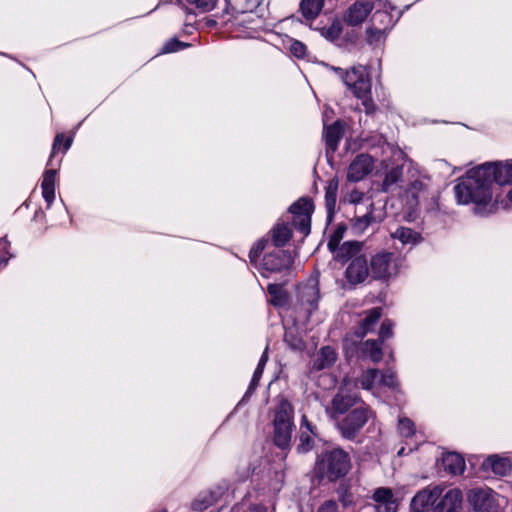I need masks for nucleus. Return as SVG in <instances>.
Wrapping results in <instances>:
<instances>
[{
  "label": "nucleus",
  "instance_id": "obj_16",
  "mask_svg": "<svg viewBox=\"0 0 512 512\" xmlns=\"http://www.w3.org/2000/svg\"><path fill=\"white\" fill-rule=\"evenodd\" d=\"M299 297L301 305L308 313H311L312 311L317 309L318 301L320 298L317 283L312 282L301 286L299 288Z\"/></svg>",
  "mask_w": 512,
  "mask_h": 512
},
{
  "label": "nucleus",
  "instance_id": "obj_49",
  "mask_svg": "<svg viewBox=\"0 0 512 512\" xmlns=\"http://www.w3.org/2000/svg\"><path fill=\"white\" fill-rule=\"evenodd\" d=\"M365 199L364 193L359 190H353L348 195V201L352 204H359Z\"/></svg>",
  "mask_w": 512,
  "mask_h": 512
},
{
  "label": "nucleus",
  "instance_id": "obj_36",
  "mask_svg": "<svg viewBox=\"0 0 512 512\" xmlns=\"http://www.w3.org/2000/svg\"><path fill=\"white\" fill-rule=\"evenodd\" d=\"M398 431L403 437H411L415 433V426L412 420L407 417H399Z\"/></svg>",
  "mask_w": 512,
  "mask_h": 512
},
{
  "label": "nucleus",
  "instance_id": "obj_7",
  "mask_svg": "<svg viewBox=\"0 0 512 512\" xmlns=\"http://www.w3.org/2000/svg\"><path fill=\"white\" fill-rule=\"evenodd\" d=\"M314 210V205L309 198H300L298 201L293 203L289 211L293 214V224L297 230L303 235L310 233L311 227V215Z\"/></svg>",
  "mask_w": 512,
  "mask_h": 512
},
{
  "label": "nucleus",
  "instance_id": "obj_58",
  "mask_svg": "<svg viewBox=\"0 0 512 512\" xmlns=\"http://www.w3.org/2000/svg\"><path fill=\"white\" fill-rule=\"evenodd\" d=\"M367 205L371 208L373 206V202L370 199H366Z\"/></svg>",
  "mask_w": 512,
  "mask_h": 512
},
{
  "label": "nucleus",
  "instance_id": "obj_19",
  "mask_svg": "<svg viewBox=\"0 0 512 512\" xmlns=\"http://www.w3.org/2000/svg\"><path fill=\"white\" fill-rule=\"evenodd\" d=\"M442 465L444 470L452 475H460L465 470V460L460 454L454 452L443 455Z\"/></svg>",
  "mask_w": 512,
  "mask_h": 512
},
{
  "label": "nucleus",
  "instance_id": "obj_4",
  "mask_svg": "<svg viewBox=\"0 0 512 512\" xmlns=\"http://www.w3.org/2000/svg\"><path fill=\"white\" fill-rule=\"evenodd\" d=\"M294 409L291 403L286 399H281L276 407L274 415V443L281 449L290 446L292 433Z\"/></svg>",
  "mask_w": 512,
  "mask_h": 512
},
{
  "label": "nucleus",
  "instance_id": "obj_28",
  "mask_svg": "<svg viewBox=\"0 0 512 512\" xmlns=\"http://www.w3.org/2000/svg\"><path fill=\"white\" fill-rule=\"evenodd\" d=\"M360 251V244L356 241H347L333 252L335 258L339 261H346L349 258L355 256Z\"/></svg>",
  "mask_w": 512,
  "mask_h": 512
},
{
  "label": "nucleus",
  "instance_id": "obj_41",
  "mask_svg": "<svg viewBox=\"0 0 512 512\" xmlns=\"http://www.w3.org/2000/svg\"><path fill=\"white\" fill-rule=\"evenodd\" d=\"M187 46H188L187 44H185L177 39H170L162 47V53L176 52V51H179Z\"/></svg>",
  "mask_w": 512,
  "mask_h": 512
},
{
  "label": "nucleus",
  "instance_id": "obj_3",
  "mask_svg": "<svg viewBox=\"0 0 512 512\" xmlns=\"http://www.w3.org/2000/svg\"><path fill=\"white\" fill-rule=\"evenodd\" d=\"M350 457L342 449H333L321 453L316 462L317 473L322 478L335 481L350 470Z\"/></svg>",
  "mask_w": 512,
  "mask_h": 512
},
{
  "label": "nucleus",
  "instance_id": "obj_30",
  "mask_svg": "<svg viewBox=\"0 0 512 512\" xmlns=\"http://www.w3.org/2000/svg\"><path fill=\"white\" fill-rule=\"evenodd\" d=\"M339 181L337 177L330 179L325 187V202L329 211L335 208Z\"/></svg>",
  "mask_w": 512,
  "mask_h": 512
},
{
  "label": "nucleus",
  "instance_id": "obj_24",
  "mask_svg": "<svg viewBox=\"0 0 512 512\" xmlns=\"http://www.w3.org/2000/svg\"><path fill=\"white\" fill-rule=\"evenodd\" d=\"M483 466L485 468H491L494 474L504 476L511 470V463L507 458H500L496 455L488 457Z\"/></svg>",
  "mask_w": 512,
  "mask_h": 512
},
{
  "label": "nucleus",
  "instance_id": "obj_21",
  "mask_svg": "<svg viewBox=\"0 0 512 512\" xmlns=\"http://www.w3.org/2000/svg\"><path fill=\"white\" fill-rule=\"evenodd\" d=\"M343 135V126L339 121L325 127L324 140L331 151H335Z\"/></svg>",
  "mask_w": 512,
  "mask_h": 512
},
{
  "label": "nucleus",
  "instance_id": "obj_1",
  "mask_svg": "<svg viewBox=\"0 0 512 512\" xmlns=\"http://www.w3.org/2000/svg\"><path fill=\"white\" fill-rule=\"evenodd\" d=\"M490 168L485 164L468 171L467 175L454 187L458 203L475 205V213L487 215L496 210L493 202V179Z\"/></svg>",
  "mask_w": 512,
  "mask_h": 512
},
{
  "label": "nucleus",
  "instance_id": "obj_11",
  "mask_svg": "<svg viewBox=\"0 0 512 512\" xmlns=\"http://www.w3.org/2000/svg\"><path fill=\"white\" fill-rule=\"evenodd\" d=\"M443 494L439 485H429L420 490L411 500V509L414 512H424L429 509Z\"/></svg>",
  "mask_w": 512,
  "mask_h": 512
},
{
  "label": "nucleus",
  "instance_id": "obj_40",
  "mask_svg": "<svg viewBox=\"0 0 512 512\" xmlns=\"http://www.w3.org/2000/svg\"><path fill=\"white\" fill-rule=\"evenodd\" d=\"M393 327L394 324L390 320H385L382 323L379 331V340L381 343L393 336Z\"/></svg>",
  "mask_w": 512,
  "mask_h": 512
},
{
  "label": "nucleus",
  "instance_id": "obj_43",
  "mask_svg": "<svg viewBox=\"0 0 512 512\" xmlns=\"http://www.w3.org/2000/svg\"><path fill=\"white\" fill-rule=\"evenodd\" d=\"M311 434L306 431H301L300 434V444L298 445L297 449L301 452H307L312 447V439Z\"/></svg>",
  "mask_w": 512,
  "mask_h": 512
},
{
  "label": "nucleus",
  "instance_id": "obj_23",
  "mask_svg": "<svg viewBox=\"0 0 512 512\" xmlns=\"http://www.w3.org/2000/svg\"><path fill=\"white\" fill-rule=\"evenodd\" d=\"M336 361V353L333 348L329 346L322 347L313 362L315 370H322L328 368Z\"/></svg>",
  "mask_w": 512,
  "mask_h": 512
},
{
  "label": "nucleus",
  "instance_id": "obj_20",
  "mask_svg": "<svg viewBox=\"0 0 512 512\" xmlns=\"http://www.w3.org/2000/svg\"><path fill=\"white\" fill-rule=\"evenodd\" d=\"M55 180H56V170L49 169L46 170L43 174V179L41 183L42 188V196L47 202L48 207L52 204L55 198Z\"/></svg>",
  "mask_w": 512,
  "mask_h": 512
},
{
  "label": "nucleus",
  "instance_id": "obj_54",
  "mask_svg": "<svg viewBox=\"0 0 512 512\" xmlns=\"http://www.w3.org/2000/svg\"><path fill=\"white\" fill-rule=\"evenodd\" d=\"M211 504V502H206V503H200L198 500L195 501L193 503V506H194V509L196 510H203V509H206L209 505Z\"/></svg>",
  "mask_w": 512,
  "mask_h": 512
},
{
  "label": "nucleus",
  "instance_id": "obj_38",
  "mask_svg": "<svg viewBox=\"0 0 512 512\" xmlns=\"http://www.w3.org/2000/svg\"><path fill=\"white\" fill-rule=\"evenodd\" d=\"M342 33V25L339 21H334L328 28L324 29V35L330 40H335Z\"/></svg>",
  "mask_w": 512,
  "mask_h": 512
},
{
  "label": "nucleus",
  "instance_id": "obj_35",
  "mask_svg": "<svg viewBox=\"0 0 512 512\" xmlns=\"http://www.w3.org/2000/svg\"><path fill=\"white\" fill-rule=\"evenodd\" d=\"M267 347L264 351V353L262 354L260 360H259V363H258V366L253 374V377H252V380H251V383H250V386H249V389L248 391H253L258 383H259V380L262 376V373H263V370H264V367L268 361V355H267Z\"/></svg>",
  "mask_w": 512,
  "mask_h": 512
},
{
  "label": "nucleus",
  "instance_id": "obj_5",
  "mask_svg": "<svg viewBox=\"0 0 512 512\" xmlns=\"http://www.w3.org/2000/svg\"><path fill=\"white\" fill-rule=\"evenodd\" d=\"M372 416L373 412L370 408L366 404H361L333 421L336 423L340 434L345 439L351 440L358 435Z\"/></svg>",
  "mask_w": 512,
  "mask_h": 512
},
{
  "label": "nucleus",
  "instance_id": "obj_53",
  "mask_svg": "<svg viewBox=\"0 0 512 512\" xmlns=\"http://www.w3.org/2000/svg\"><path fill=\"white\" fill-rule=\"evenodd\" d=\"M374 18L384 22L385 20H390V15L387 12L377 11L374 14Z\"/></svg>",
  "mask_w": 512,
  "mask_h": 512
},
{
  "label": "nucleus",
  "instance_id": "obj_31",
  "mask_svg": "<svg viewBox=\"0 0 512 512\" xmlns=\"http://www.w3.org/2000/svg\"><path fill=\"white\" fill-rule=\"evenodd\" d=\"M379 378L380 372L378 369H368L359 378V383L363 389L371 390L375 385H379Z\"/></svg>",
  "mask_w": 512,
  "mask_h": 512
},
{
  "label": "nucleus",
  "instance_id": "obj_13",
  "mask_svg": "<svg viewBox=\"0 0 512 512\" xmlns=\"http://www.w3.org/2000/svg\"><path fill=\"white\" fill-rule=\"evenodd\" d=\"M373 168V158L368 154H359L348 167L347 180L350 182H358L370 174Z\"/></svg>",
  "mask_w": 512,
  "mask_h": 512
},
{
  "label": "nucleus",
  "instance_id": "obj_22",
  "mask_svg": "<svg viewBox=\"0 0 512 512\" xmlns=\"http://www.w3.org/2000/svg\"><path fill=\"white\" fill-rule=\"evenodd\" d=\"M382 316V309L380 307H375L369 310L362 320L359 330L357 331L358 337H364L368 332L372 331L376 323Z\"/></svg>",
  "mask_w": 512,
  "mask_h": 512
},
{
  "label": "nucleus",
  "instance_id": "obj_17",
  "mask_svg": "<svg viewBox=\"0 0 512 512\" xmlns=\"http://www.w3.org/2000/svg\"><path fill=\"white\" fill-rule=\"evenodd\" d=\"M462 504V492L459 489L448 490L433 512H460Z\"/></svg>",
  "mask_w": 512,
  "mask_h": 512
},
{
  "label": "nucleus",
  "instance_id": "obj_15",
  "mask_svg": "<svg viewBox=\"0 0 512 512\" xmlns=\"http://www.w3.org/2000/svg\"><path fill=\"white\" fill-rule=\"evenodd\" d=\"M490 168L489 174L499 185L512 183V159L499 163H485Z\"/></svg>",
  "mask_w": 512,
  "mask_h": 512
},
{
  "label": "nucleus",
  "instance_id": "obj_46",
  "mask_svg": "<svg viewBox=\"0 0 512 512\" xmlns=\"http://www.w3.org/2000/svg\"><path fill=\"white\" fill-rule=\"evenodd\" d=\"M372 218L373 217H372L371 212L364 213L363 215H358L355 217V220H356L355 225L359 229H364L368 225H370V223L372 222Z\"/></svg>",
  "mask_w": 512,
  "mask_h": 512
},
{
  "label": "nucleus",
  "instance_id": "obj_47",
  "mask_svg": "<svg viewBox=\"0 0 512 512\" xmlns=\"http://www.w3.org/2000/svg\"><path fill=\"white\" fill-rule=\"evenodd\" d=\"M285 341L295 350H303L305 347V344L301 339L295 338L289 333L285 334Z\"/></svg>",
  "mask_w": 512,
  "mask_h": 512
},
{
  "label": "nucleus",
  "instance_id": "obj_10",
  "mask_svg": "<svg viewBox=\"0 0 512 512\" xmlns=\"http://www.w3.org/2000/svg\"><path fill=\"white\" fill-rule=\"evenodd\" d=\"M292 264V256L287 251L278 249L264 256L261 264V274L264 277H269L271 273L290 269Z\"/></svg>",
  "mask_w": 512,
  "mask_h": 512
},
{
  "label": "nucleus",
  "instance_id": "obj_27",
  "mask_svg": "<svg viewBox=\"0 0 512 512\" xmlns=\"http://www.w3.org/2000/svg\"><path fill=\"white\" fill-rule=\"evenodd\" d=\"M323 5L324 0H302L300 3V9L302 15L307 20H313L321 12Z\"/></svg>",
  "mask_w": 512,
  "mask_h": 512
},
{
  "label": "nucleus",
  "instance_id": "obj_12",
  "mask_svg": "<svg viewBox=\"0 0 512 512\" xmlns=\"http://www.w3.org/2000/svg\"><path fill=\"white\" fill-rule=\"evenodd\" d=\"M374 9L370 0H358L351 4L343 14V21L349 26L361 25Z\"/></svg>",
  "mask_w": 512,
  "mask_h": 512
},
{
  "label": "nucleus",
  "instance_id": "obj_37",
  "mask_svg": "<svg viewBox=\"0 0 512 512\" xmlns=\"http://www.w3.org/2000/svg\"><path fill=\"white\" fill-rule=\"evenodd\" d=\"M379 385L395 388L397 386V378L395 373L391 370L380 373Z\"/></svg>",
  "mask_w": 512,
  "mask_h": 512
},
{
  "label": "nucleus",
  "instance_id": "obj_32",
  "mask_svg": "<svg viewBox=\"0 0 512 512\" xmlns=\"http://www.w3.org/2000/svg\"><path fill=\"white\" fill-rule=\"evenodd\" d=\"M362 350L363 353L375 363L382 359V348L377 340H367L363 344Z\"/></svg>",
  "mask_w": 512,
  "mask_h": 512
},
{
  "label": "nucleus",
  "instance_id": "obj_42",
  "mask_svg": "<svg viewBox=\"0 0 512 512\" xmlns=\"http://www.w3.org/2000/svg\"><path fill=\"white\" fill-rule=\"evenodd\" d=\"M218 0H187L188 3L195 5L202 11H211L216 6Z\"/></svg>",
  "mask_w": 512,
  "mask_h": 512
},
{
  "label": "nucleus",
  "instance_id": "obj_44",
  "mask_svg": "<svg viewBox=\"0 0 512 512\" xmlns=\"http://www.w3.org/2000/svg\"><path fill=\"white\" fill-rule=\"evenodd\" d=\"M290 52L297 58H303L306 54V46L300 41H293L290 45Z\"/></svg>",
  "mask_w": 512,
  "mask_h": 512
},
{
  "label": "nucleus",
  "instance_id": "obj_57",
  "mask_svg": "<svg viewBox=\"0 0 512 512\" xmlns=\"http://www.w3.org/2000/svg\"><path fill=\"white\" fill-rule=\"evenodd\" d=\"M397 454H398L399 456L405 455V448H404V447H402V448L398 451V453H397Z\"/></svg>",
  "mask_w": 512,
  "mask_h": 512
},
{
  "label": "nucleus",
  "instance_id": "obj_59",
  "mask_svg": "<svg viewBox=\"0 0 512 512\" xmlns=\"http://www.w3.org/2000/svg\"><path fill=\"white\" fill-rule=\"evenodd\" d=\"M508 199L512 202V189L508 192Z\"/></svg>",
  "mask_w": 512,
  "mask_h": 512
},
{
  "label": "nucleus",
  "instance_id": "obj_18",
  "mask_svg": "<svg viewBox=\"0 0 512 512\" xmlns=\"http://www.w3.org/2000/svg\"><path fill=\"white\" fill-rule=\"evenodd\" d=\"M468 498L476 511L488 512L492 503V490L473 489L469 492Z\"/></svg>",
  "mask_w": 512,
  "mask_h": 512
},
{
  "label": "nucleus",
  "instance_id": "obj_55",
  "mask_svg": "<svg viewBox=\"0 0 512 512\" xmlns=\"http://www.w3.org/2000/svg\"><path fill=\"white\" fill-rule=\"evenodd\" d=\"M71 144H72V139L67 138L64 143V152H66L70 148Z\"/></svg>",
  "mask_w": 512,
  "mask_h": 512
},
{
  "label": "nucleus",
  "instance_id": "obj_25",
  "mask_svg": "<svg viewBox=\"0 0 512 512\" xmlns=\"http://www.w3.org/2000/svg\"><path fill=\"white\" fill-rule=\"evenodd\" d=\"M393 239L399 240L403 245H415L420 242L421 236L418 232L408 227H399L391 233Z\"/></svg>",
  "mask_w": 512,
  "mask_h": 512
},
{
  "label": "nucleus",
  "instance_id": "obj_39",
  "mask_svg": "<svg viewBox=\"0 0 512 512\" xmlns=\"http://www.w3.org/2000/svg\"><path fill=\"white\" fill-rule=\"evenodd\" d=\"M344 231H345L344 228H338L331 235V237H330V239L328 241V244H327L328 249L331 252H334L338 248V246L340 245V241L343 238Z\"/></svg>",
  "mask_w": 512,
  "mask_h": 512
},
{
  "label": "nucleus",
  "instance_id": "obj_45",
  "mask_svg": "<svg viewBox=\"0 0 512 512\" xmlns=\"http://www.w3.org/2000/svg\"><path fill=\"white\" fill-rule=\"evenodd\" d=\"M267 244V240L262 239L259 240L250 250L249 257L253 261L263 252L265 246Z\"/></svg>",
  "mask_w": 512,
  "mask_h": 512
},
{
  "label": "nucleus",
  "instance_id": "obj_50",
  "mask_svg": "<svg viewBox=\"0 0 512 512\" xmlns=\"http://www.w3.org/2000/svg\"><path fill=\"white\" fill-rule=\"evenodd\" d=\"M301 431H306L310 434H314V427L308 421L307 416L305 414H303L301 418Z\"/></svg>",
  "mask_w": 512,
  "mask_h": 512
},
{
  "label": "nucleus",
  "instance_id": "obj_14",
  "mask_svg": "<svg viewBox=\"0 0 512 512\" xmlns=\"http://www.w3.org/2000/svg\"><path fill=\"white\" fill-rule=\"evenodd\" d=\"M369 275V268L364 257H356L348 265L345 276L352 285L362 283Z\"/></svg>",
  "mask_w": 512,
  "mask_h": 512
},
{
  "label": "nucleus",
  "instance_id": "obj_29",
  "mask_svg": "<svg viewBox=\"0 0 512 512\" xmlns=\"http://www.w3.org/2000/svg\"><path fill=\"white\" fill-rule=\"evenodd\" d=\"M403 176V169L400 166L393 167L390 169L383 180L382 183V190L384 192H391L393 191L394 187L398 184L399 181H401Z\"/></svg>",
  "mask_w": 512,
  "mask_h": 512
},
{
  "label": "nucleus",
  "instance_id": "obj_26",
  "mask_svg": "<svg viewBox=\"0 0 512 512\" xmlns=\"http://www.w3.org/2000/svg\"><path fill=\"white\" fill-rule=\"evenodd\" d=\"M292 230L284 223H278L272 229V241L276 247L284 246L291 238Z\"/></svg>",
  "mask_w": 512,
  "mask_h": 512
},
{
  "label": "nucleus",
  "instance_id": "obj_9",
  "mask_svg": "<svg viewBox=\"0 0 512 512\" xmlns=\"http://www.w3.org/2000/svg\"><path fill=\"white\" fill-rule=\"evenodd\" d=\"M370 266L374 278H389L398 272V258L391 252H381L371 259Z\"/></svg>",
  "mask_w": 512,
  "mask_h": 512
},
{
  "label": "nucleus",
  "instance_id": "obj_8",
  "mask_svg": "<svg viewBox=\"0 0 512 512\" xmlns=\"http://www.w3.org/2000/svg\"><path fill=\"white\" fill-rule=\"evenodd\" d=\"M373 504L362 508L361 512H397L398 502L391 488L379 487L372 495Z\"/></svg>",
  "mask_w": 512,
  "mask_h": 512
},
{
  "label": "nucleus",
  "instance_id": "obj_56",
  "mask_svg": "<svg viewBox=\"0 0 512 512\" xmlns=\"http://www.w3.org/2000/svg\"><path fill=\"white\" fill-rule=\"evenodd\" d=\"M8 259L9 258L0 259V267L1 266H5L7 264V262H8Z\"/></svg>",
  "mask_w": 512,
  "mask_h": 512
},
{
  "label": "nucleus",
  "instance_id": "obj_51",
  "mask_svg": "<svg viewBox=\"0 0 512 512\" xmlns=\"http://www.w3.org/2000/svg\"><path fill=\"white\" fill-rule=\"evenodd\" d=\"M386 28H384L385 30ZM367 34L370 40H374L376 38H379L383 34V29L380 28H368Z\"/></svg>",
  "mask_w": 512,
  "mask_h": 512
},
{
  "label": "nucleus",
  "instance_id": "obj_33",
  "mask_svg": "<svg viewBox=\"0 0 512 512\" xmlns=\"http://www.w3.org/2000/svg\"><path fill=\"white\" fill-rule=\"evenodd\" d=\"M268 293L271 295V303L274 306H282L286 302V294L279 284H269L267 287Z\"/></svg>",
  "mask_w": 512,
  "mask_h": 512
},
{
  "label": "nucleus",
  "instance_id": "obj_34",
  "mask_svg": "<svg viewBox=\"0 0 512 512\" xmlns=\"http://www.w3.org/2000/svg\"><path fill=\"white\" fill-rule=\"evenodd\" d=\"M425 185L419 180H415L409 184L406 189L407 196H411V205H417L419 202V196L424 192Z\"/></svg>",
  "mask_w": 512,
  "mask_h": 512
},
{
  "label": "nucleus",
  "instance_id": "obj_48",
  "mask_svg": "<svg viewBox=\"0 0 512 512\" xmlns=\"http://www.w3.org/2000/svg\"><path fill=\"white\" fill-rule=\"evenodd\" d=\"M317 512H338V504L334 500H327L319 506Z\"/></svg>",
  "mask_w": 512,
  "mask_h": 512
},
{
  "label": "nucleus",
  "instance_id": "obj_52",
  "mask_svg": "<svg viewBox=\"0 0 512 512\" xmlns=\"http://www.w3.org/2000/svg\"><path fill=\"white\" fill-rule=\"evenodd\" d=\"M63 140H64V135L62 133L56 135V137L54 139L53 147H52V155L51 156H53L56 153V151L60 148Z\"/></svg>",
  "mask_w": 512,
  "mask_h": 512
},
{
  "label": "nucleus",
  "instance_id": "obj_2",
  "mask_svg": "<svg viewBox=\"0 0 512 512\" xmlns=\"http://www.w3.org/2000/svg\"><path fill=\"white\" fill-rule=\"evenodd\" d=\"M335 70L340 73L344 84L352 91L354 96L361 100L365 112L367 114L374 113L376 105L371 98V81L365 67H352L346 72H343L340 68Z\"/></svg>",
  "mask_w": 512,
  "mask_h": 512
},
{
  "label": "nucleus",
  "instance_id": "obj_6",
  "mask_svg": "<svg viewBox=\"0 0 512 512\" xmlns=\"http://www.w3.org/2000/svg\"><path fill=\"white\" fill-rule=\"evenodd\" d=\"M365 404L360 396L343 385L332 398L330 406L326 408V412L332 420L350 412L355 407Z\"/></svg>",
  "mask_w": 512,
  "mask_h": 512
}]
</instances>
